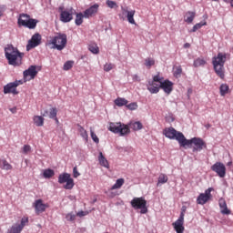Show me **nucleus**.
Listing matches in <instances>:
<instances>
[{
  "instance_id": "nucleus-1",
  "label": "nucleus",
  "mask_w": 233,
  "mask_h": 233,
  "mask_svg": "<svg viewBox=\"0 0 233 233\" xmlns=\"http://www.w3.org/2000/svg\"><path fill=\"white\" fill-rule=\"evenodd\" d=\"M5 54L8 65H11L12 66H21L23 64L25 54L19 52V49L14 47L13 45H7L6 47H5Z\"/></svg>"
},
{
  "instance_id": "nucleus-2",
  "label": "nucleus",
  "mask_w": 233,
  "mask_h": 233,
  "mask_svg": "<svg viewBox=\"0 0 233 233\" xmlns=\"http://www.w3.org/2000/svg\"><path fill=\"white\" fill-rule=\"evenodd\" d=\"M228 57H230L229 54L218 53L212 58L213 68L220 79H225V63H227Z\"/></svg>"
},
{
  "instance_id": "nucleus-3",
  "label": "nucleus",
  "mask_w": 233,
  "mask_h": 233,
  "mask_svg": "<svg viewBox=\"0 0 233 233\" xmlns=\"http://www.w3.org/2000/svg\"><path fill=\"white\" fill-rule=\"evenodd\" d=\"M190 145H195L193 152H201L203 148H207V143L202 138L193 137L188 140L185 137L182 147H190Z\"/></svg>"
},
{
  "instance_id": "nucleus-4",
  "label": "nucleus",
  "mask_w": 233,
  "mask_h": 233,
  "mask_svg": "<svg viewBox=\"0 0 233 233\" xmlns=\"http://www.w3.org/2000/svg\"><path fill=\"white\" fill-rule=\"evenodd\" d=\"M163 134L168 139H176L180 147H183L185 141V135L183 133L177 131L174 127H167L164 129Z\"/></svg>"
},
{
  "instance_id": "nucleus-5",
  "label": "nucleus",
  "mask_w": 233,
  "mask_h": 233,
  "mask_svg": "<svg viewBox=\"0 0 233 233\" xmlns=\"http://www.w3.org/2000/svg\"><path fill=\"white\" fill-rule=\"evenodd\" d=\"M108 130L113 132V134H119L120 136H127V134H130V127L121 122H111L109 124Z\"/></svg>"
},
{
  "instance_id": "nucleus-6",
  "label": "nucleus",
  "mask_w": 233,
  "mask_h": 233,
  "mask_svg": "<svg viewBox=\"0 0 233 233\" xmlns=\"http://www.w3.org/2000/svg\"><path fill=\"white\" fill-rule=\"evenodd\" d=\"M132 208L135 210H140V214H147L148 212V208L147 207V199L144 197L134 198L130 201Z\"/></svg>"
},
{
  "instance_id": "nucleus-7",
  "label": "nucleus",
  "mask_w": 233,
  "mask_h": 233,
  "mask_svg": "<svg viewBox=\"0 0 233 233\" xmlns=\"http://www.w3.org/2000/svg\"><path fill=\"white\" fill-rule=\"evenodd\" d=\"M37 23H39V21L30 18V15L26 14L20 15V17L18 18V25L20 26H25V28H29L30 30H34V28L37 26Z\"/></svg>"
},
{
  "instance_id": "nucleus-8",
  "label": "nucleus",
  "mask_w": 233,
  "mask_h": 233,
  "mask_svg": "<svg viewBox=\"0 0 233 233\" xmlns=\"http://www.w3.org/2000/svg\"><path fill=\"white\" fill-rule=\"evenodd\" d=\"M66 35L58 33L51 40V45H54V48H56V50H63L66 46Z\"/></svg>"
},
{
  "instance_id": "nucleus-9",
  "label": "nucleus",
  "mask_w": 233,
  "mask_h": 233,
  "mask_svg": "<svg viewBox=\"0 0 233 233\" xmlns=\"http://www.w3.org/2000/svg\"><path fill=\"white\" fill-rule=\"evenodd\" d=\"M58 183H60V185L66 183L64 186L66 190H72L74 188V178H71L70 174L68 173L60 174L58 177Z\"/></svg>"
},
{
  "instance_id": "nucleus-10",
  "label": "nucleus",
  "mask_w": 233,
  "mask_h": 233,
  "mask_svg": "<svg viewBox=\"0 0 233 233\" xmlns=\"http://www.w3.org/2000/svg\"><path fill=\"white\" fill-rule=\"evenodd\" d=\"M20 85H23V80H15V82L6 84L4 86V94H13V96H17V94H19L17 86Z\"/></svg>"
},
{
  "instance_id": "nucleus-11",
  "label": "nucleus",
  "mask_w": 233,
  "mask_h": 233,
  "mask_svg": "<svg viewBox=\"0 0 233 233\" xmlns=\"http://www.w3.org/2000/svg\"><path fill=\"white\" fill-rule=\"evenodd\" d=\"M212 190L214 188L209 187L205 190V193H201L197 198L198 205H206V203H208L212 199Z\"/></svg>"
},
{
  "instance_id": "nucleus-12",
  "label": "nucleus",
  "mask_w": 233,
  "mask_h": 233,
  "mask_svg": "<svg viewBox=\"0 0 233 233\" xmlns=\"http://www.w3.org/2000/svg\"><path fill=\"white\" fill-rule=\"evenodd\" d=\"M211 170L215 172L218 177H225V176H227V167L221 162H216L211 167Z\"/></svg>"
},
{
  "instance_id": "nucleus-13",
  "label": "nucleus",
  "mask_w": 233,
  "mask_h": 233,
  "mask_svg": "<svg viewBox=\"0 0 233 233\" xmlns=\"http://www.w3.org/2000/svg\"><path fill=\"white\" fill-rule=\"evenodd\" d=\"M33 207L35 208V212L36 216H39V214H43V212L46 211V208H48V204H45L43 202V199L39 198L35 200L33 203Z\"/></svg>"
},
{
  "instance_id": "nucleus-14",
  "label": "nucleus",
  "mask_w": 233,
  "mask_h": 233,
  "mask_svg": "<svg viewBox=\"0 0 233 233\" xmlns=\"http://www.w3.org/2000/svg\"><path fill=\"white\" fill-rule=\"evenodd\" d=\"M37 66H30L28 69L24 71L25 81H30L31 79H35V76L38 74Z\"/></svg>"
},
{
  "instance_id": "nucleus-15",
  "label": "nucleus",
  "mask_w": 233,
  "mask_h": 233,
  "mask_svg": "<svg viewBox=\"0 0 233 233\" xmlns=\"http://www.w3.org/2000/svg\"><path fill=\"white\" fill-rule=\"evenodd\" d=\"M41 35L39 33H36L32 35L31 39L28 41V44L26 46V50H32V48H35V46H39L41 45Z\"/></svg>"
},
{
  "instance_id": "nucleus-16",
  "label": "nucleus",
  "mask_w": 233,
  "mask_h": 233,
  "mask_svg": "<svg viewBox=\"0 0 233 233\" xmlns=\"http://www.w3.org/2000/svg\"><path fill=\"white\" fill-rule=\"evenodd\" d=\"M27 223H28V218H23L21 219V223L12 226L7 233H21L23 231V228H25Z\"/></svg>"
},
{
  "instance_id": "nucleus-17",
  "label": "nucleus",
  "mask_w": 233,
  "mask_h": 233,
  "mask_svg": "<svg viewBox=\"0 0 233 233\" xmlns=\"http://www.w3.org/2000/svg\"><path fill=\"white\" fill-rule=\"evenodd\" d=\"M74 9L71 8L69 11L68 10H64L60 14V21L62 23H70L74 19Z\"/></svg>"
},
{
  "instance_id": "nucleus-18",
  "label": "nucleus",
  "mask_w": 233,
  "mask_h": 233,
  "mask_svg": "<svg viewBox=\"0 0 233 233\" xmlns=\"http://www.w3.org/2000/svg\"><path fill=\"white\" fill-rule=\"evenodd\" d=\"M218 206L220 208V214H223V216H230V214H232V210L228 208V206L227 205V200H225V198H220L218 199Z\"/></svg>"
},
{
  "instance_id": "nucleus-19",
  "label": "nucleus",
  "mask_w": 233,
  "mask_h": 233,
  "mask_svg": "<svg viewBox=\"0 0 233 233\" xmlns=\"http://www.w3.org/2000/svg\"><path fill=\"white\" fill-rule=\"evenodd\" d=\"M98 10H99V5L97 4H95L84 12V16L86 17V19L93 17V15H96Z\"/></svg>"
},
{
  "instance_id": "nucleus-20",
  "label": "nucleus",
  "mask_w": 233,
  "mask_h": 233,
  "mask_svg": "<svg viewBox=\"0 0 233 233\" xmlns=\"http://www.w3.org/2000/svg\"><path fill=\"white\" fill-rule=\"evenodd\" d=\"M159 88H161V84L155 82L154 80L149 81L147 84V90L150 94H157V92H159Z\"/></svg>"
},
{
  "instance_id": "nucleus-21",
  "label": "nucleus",
  "mask_w": 233,
  "mask_h": 233,
  "mask_svg": "<svg viewBox=\"0 0 233 233\" xmlns=\"http://www.w3.org/2000/svg\"><path fill=\"white\" fill-rule=\"evenodd\" d=\"M185 219L178 218L176 222L173 223V227L177 233H183L185 232Z\"/></svg>"
},
{
  "instance_id": "nucleus-22",
  "label": "nucleus",
  "mask_w": 233,
  "mask_h": 233,
  "mask_svg": "<svg viewBox=\"0 0 233 233\" xmlns=\"http://www.w3.org/2000/svg\"><path fill=\"white\" fill-rule=\"evenodd\" d=\"M185 219L178 218L176 222L173 223V227L177 233H183L185 232Z\"/></svg>"
},
{
  "instance_id": "nucleus-23",
  "label": "nucleus",
  "mask_w": 233,
  "mask_h": 233,
  "mask_svg": "<svg viewBox=\"0 0 233 233\" xmlns=\"http://www.w3.org/2000/svg\"><path fill=\"white\" fill-rule=\"evenodd\" d=\"M174 84L169 80H165L160 84V88L164 90L166 94H170L173 90Z\"/></svg>"
},
{
  "instance_id": "nucleus-24",
  "label": "nucleus",
  "mask_w": 233,
  "mask_h": 233,
  "mask_svg": "<svg viewBox=\"0 0 233 233\" xmlns=\"http://www.w3.org/2000/svg\"><path fill=\"white\" fill-rule=\"evenodd\" d=\"M98 161L101 167H105V168H110V164H108V160L103 156V152L99 153Z\"/></svg>"
},
{
  "instance_id": "nucleus-25",
  "label": "nucleus",
  "mask_w": 233,
  "mask_h": 233,
  "mask_svg": "<svg viewBox=\"0 0 233 233\" xmlns=\"http://www.w3.org/2000/svg\"><path fill=\"white\" fill-rule=\"evenodd\" d=\"M229 91H230V87L228 86V85L227 84L220 85L219 92L222 97H225V96H227V94H228Z\"/></svg>"
},
{
  "instance_id": "nucleus-26",
  "label": "nucleus",
  "mask_w": 233,
  "mask_h": 233,
  "mask_svg": "<svg viewBox=\"0 0 233 233\" xmlns=\"http://www.w3.org/2000/svg\"><path fill=\"white\" fill-rule=\"evenodd\" d=\"M33 121L36 127H43L45 125V118L42 116H35Z\"/></svg>"
},
{
  "instance_id": "nucleus-27",
  "label": "nucleus",
  "mask_w": 233,
  "mask_h": 233,
  "mask_svg": "<svg viewBox=\"0 0 233 233\" xmlns=\"http://www.w3.org/2000/svg\"><path fill=\"white\" fill-rule=\"evenodd\" d=\"M205 65H207V60L202 57L195 59L193 63V66H195V68H198L199 66H205Z\"/></svg>"
},
{
  "instance_id": "nucleus-28",
  "label": "nucleus",
  "mask_w": 233,
  "mask_h": 233,
  "mask_svg": "<svg viewBox=\"0 0 233 233\" xmlns=\"http://www.w3.org/2000/svg\"><path fill=\"white\" fill-rule=\"evenodd\" d=\"M77 127L81 137H83V139H85L86 141H88V132H86L85 127H83L81 125L78 124Z\"/></svg>"
},
{
  "instance_id": "nucleus-29",
  "label": "nucleus",
  "mask_w": 233,
  "mask_h": 233,
  "mask_svg": "<svg viewBox=\"0 0 233 233\" xmlns=\"http://www.w3.org/2000/svg\"><path fill=\"white\" fill-rule=\"evenodd\" d=\"M134 15H136V10H131L127 12V18L128 23H130V25H136V20L134 19Z\"/></svg>"
},
{
  "instance_id": "nucleus-30",
  "label": "nucleus",
  "mask_w": 233,
  "mask_h": 233,
  "mask_svg": "<svg viewBox=\"0 0 233 233\" xmlns=\"http://www.w3.org/2000/svg\"><path fill=\"white\" fill-rule=\"evenodd\" d=\"M185 17L186 23H192L196 17V12L188 11L187 13H186Z\"/></svg>"
},
{
  "instance_id": "nucleus-31",
  "label": "nucleus",
  "mask_w": 233,
  "mask_h": 233,
  "mask_svg": "<svg viewBox=\"0 0 233 233\" xmlns=\"http://www.w3.org/2000/svg\"><path fill=\"white\" fill-rule=\"evenodd\" d=\"M115 105H116V106H127L128 105V100L126 98L117 97L115 100Z\"/></svg>"
},
{
  "instance_id": "nucleus-32",
  "label": "nucleus",
  "mask_w": 233,
  "mask_h": 233,
  "mask_svg": "<svg viewBox=\"0 0 233 233\" xmlns=\"http://www.w3.org/2000/svg\"><path fill=\"white\" fill-rule=\"evenodd\" d=\"M123 185H125V178H118L112 186L111 190H117V188H121Z\"/></svg>"
},
{
  "instance_id": "nucleus-33",
  "label": "nucleus",
  "mask_w": 233,
  "mask_h": 233,
  "mask_svg": "<svg viewBox=\"0 0 233 233\" xmlns=\"http://www.w3.org/2000/svg\"><path fill=\"white\" fill-rule=\"evenodd\" d=\"M167 181H168V177L161 173L158 177L157 187H159V185H165V183H167Z\"/></svg>"
},
{
  "instance_id": "nucleus-34",
  "label": "nucleus",
  "mask_w": 233,
  "mask_h": 233,
  "mask_svg": "<svg viewBox=\"0 0 233 233\" xmlns=\"http://www.w3.org/2000/svg\"><path fill=\"white\" fill-rule=\"evenodd\" d=\"M84 17H85V15H83V13L76 14V20H75L76 26H81V25H83Z\"/></svg>"
},
{
  "instance_id": "nucleus-35",
  "label": "nucleus",
  "mask_w": 233,
  "mask_h": 233,
  "mask_svg": "<svg viewBox=\"0 0 233 233\" xmlns=\"http://www.w3.org/2000/svg\"><path fill=\"white\" fill-rule=\"evenodd\" d=\"M130 127L135 131L141 130L143 128V124L139 121L133 122L130 124Z\"/></svg>"
},
{
  "instance_id": "nucleus-36",
  "label": "nucleus",
  "mask_w": 233,
  "mask_h": 233,
  "mask_svg": "<svg viewBox=\"0 0 233 233\" xmlns=\"http://www.w3.org/2000/svg\"><path fill=\"white\" fill-rule=\"evenodd\" d=\"M55 174L53 169L48 168L44 170L43 176L46 179H50V177H54Z\"/></svg>"
},
{
  "instance_id": "nucleus-37",
  "label": "nucleus",
  "mask_w": 233,
  "mask_h": 233,
  "mask_svg": "<svg viewBox=\"0 0 233 233\" xmlns=\"http://www.w3.org/2000/svg\"><path fill=\"white\" fill-rule=\"evenodd\" d=\"M88 50H90L92 54H99V47L96 44H90Z\"/></svg>"
},
{
  "instance_id": "nucleus-38",
  "label": "nucleus",
  "mask_w": 233,
  "mask_h": 233,
  "mask_svg": "<svg viewBox=\"0 0 233 233\" xmlns=\"http://www.w3.org/2000/svg\"><path fill=\"white\" fill-rule=\"evenodd\" d=\"M154 65H156V61L154 60V58H146L145 60V66L147 68H150L151 66H154Z\"/></svg>"
},
{
  "instance_id": "nucleus-39",
  "label": "nucleus",
  "mask_w": 233,
  "mask_h": 233,
  "mask_svg": "<svg viewBox=\"0 0 233 233\" xmlns=\"http://www.w3.org/2000/svg\"><path fill=\"white\" fill-rule=\"evenodd\" d=\"M207 22H200L198 24H196L193 28L191 29V32H198L201 27L206 26Z\"/></svg>"
},
{
  "instance_id": "nucleus-40",
  "label": "nucleus",
  "mask_w": 233,
  "mask_h": 233,
  "mask_svg": "<svg viewBox=\"0 0 233 233\" xmlns=\"http://www.w3.org/2000/svg\"><path fill=\"white\" fill-rule=\"evenodd\" d=\"M2 168L3 170H12V165L6 160H2Z\"/></svg>"
},
{
  "instance_id": "nucleus-41",
  "label": "nucleus",
  "mask_w": 233,
  "mask_h": 233,
  "mask_svg": "<svg viewBox=\"0 0 233 233\" xmlns=\"http://www.w3.org/2000/svg\"><path fill=\"white\" fill-rule=\"evenodd\" d=\"M57 116V108L53 107L49 109V117L50 119H54Z\"/></svg>"
},
{
  "instance_id": "nucleus-42",
  "label": "nucleus",
  "mask_w": 233,
  "mask_h": 233,
  "mask_svg": "<svg viewBox=\"0 0 233 233\" xmlns=\"http://www.w3.org/2000/svg\"><path fill=\"white\" fill-rule=\"evenodd\" d=\"M114 68H116V66L112 63H106L104 66V71L105 72H110V70H114Z\"/></svg>"
},
{
  "instance_id": "nucleus-43",
  "label": "nucleus",
  "mask_w": 233,
  "mask_h": 233,
  "mask_svg": "<svg viewBox=\"0 0 233 233\" xmlns=\"http://www.w3.org/2000/svg\"><path fill=\"white\" fill-rule=\"evenodd\" d=\"M90 134H91V139H93V141L96 143V145L99 144V137H97V135H96L92 127H90Z\"/></svg>"
},
{
  "instance_id": "nucleus-44",
  "label": "nucleus",
  "mask_w": 233,
  "mask_h": 233,
  "mask_svg": "<svg viewBox=\"0 0 233 233\" xmlns=\"http://www.w3.org/2000/svg\"><path fill=\"white\" fill-rule=\"evenodd\" d=\"M74 66V61H67L64 64L63 70H70Z\"/></svg>"
},
{
  "instance_id": "nucleus-45",
  "label": "nucleus",
  "mask_w": 233,
  "mask_h": 233,
  "mask_svg": "<svg viewBox=\"0 0 233 233\" xmlns=\"http://www.w3.org/2000/svg\"><path fill=\"white\" fill-rule=\"evenodd\" d=\"M106 5L108 6V8H118L117 3L112 0H107Z\"/></svg>"
},
{
  "instance_id": "nucleus-46",
  "label": "nucleus",
  "mask_w": 233,
  "mask_h": 233,
  "mask_svg": "<svg viewBox=\"0 0 233 233\" xmlns=\"http://www.w3.org/2000/svg\"><path fill=\"white\" fill-rule=\"evenodd\" d=\"M126 106H127V108H128V110H137V103H136V102H133V103H131V104H127L126 105Z\"/></svg>"
},
{
  "instance_id": "nucleus-47",
  "label": "nucleus",
  "mask_w": 233,
  "mask_h": 233,
  "mask_svg": "<svg viewBox=\"0 0 233 233\" xmlns=\"http://www.w3.org/2000/svg\"><path fill=\"white\" fill-rule=\"evenodd\" d=\"M66 219L67 221H76V214L68 213L67 215H66Z\"/></svg>"
},
{
  "instance_id": "nucleus-48",
  "label": "nucleus",
  "mask_w": 233,
  "mask_h": 233,
  "mask_svg": "<svg viewBox=\"0 0 233 233\" xmlns=\"http://www.w3.org/2000/svg\"><path fill=\"white\" fill-rule=\"evenodd\" d=\"M153 81H155V83H159L161 85V83H163V77H161V76L159 75H156L155 76H153Z\"/></svg>"
},
{
  "instance_id": "nucleus-49",
  "label": "nucleus",
  "mask_w": 233,
  "mask_h": 233,
  "mask_svg": "<svg viewBox=\"0 0 233 233\" xmlns=\"http://www.w3.org/2000/svg\"><path fill=\"white\" fill-rule=\"evenodd\" d=\"M187 212V206H183L181 208V212H180V216H179V219H185V214Z\"/></svg>"
},
{
  "instance_id": "nucleus-50",
  "label": "nucleus",
  "mask_w": 233,
  "mask_h": 233,
  "mask_svg": "<svg viewBox=\"0 0 233 233\" xmlns=\"http://www.w3.org/2000/svg\"><path fill=\"white\" fill-rule=\"evenodd\" d=\"M182 72H183V69L181 68V66H177L174 72V76L176 77H179V76H181Z\"/></svg>"
},
{
  "instance_id": "nucleus-51",
  "label": "nucleus",
  "mask_w": 233,
  "mask_h": 233,
  "mask_svg": "<svg viewBox=\"0 0 233 233\" xmlns=\"http://www.w3.org/2000/svg\"><path fill=\"white\" fill-rule=\"evenodd\" d=\"M79 176H81V174L77 171V167H75L73 168V177H79Z\"/></svg>"
},
{
  "instance_id": "nucleus-52",
  "label": "nucleus",
  "mask_w": 233,
  "mask_h": 233,
  "mask_svg": "<svg viewBox=\"0 0 233 233\" xmlns=\"http://www.w3.org/2000/svg\"><path fill=\"white\" fill-rule=\"evenodd\" d=\"M23 150H24V154H28V152L32 150V147L28 145H25Z\"/></svg>"
},
{
  "instance_id": "nucleus-53",
  "label": "nucleus",
  "mask_w": 233,
  "mask_h": 233,
  "mask_svg": "<svg viewBox=\"0 0 233 233\" xmlns=\"http://www.w3.org/2000/svg\"><path fill=\"white\" fill-rule=\"evenodd\" d=\"M6 12V5H0V17Z\"/></svg>"
},
{
  "instance_id": "nucleus-54",
  "label": "nucleus",
  "mask_w": 233,
  "mask_h": 233,
  "mask_svg": "<svg viewBox=\"0 0 233 233\" xmlns=\"http://www.w3.org/2000/svg\"><path fill=\"white\" fill-rule=\"evenodd\" d=\"M121 10H122V15H128V10H127V8L125 7H121Z\"/></svg>"
},
{
  "instance_id": "nucleus-55",
  "label": "nucleus",
  "mask_w": 233,
  "mask_h": 233,
  "mask_svg": "<svg viewBox=\"0 0 233 233\" xmlns=\"http://www.w3.org/2000/svg\"><path fill=\"white\" fill-rule=\"evenodd\" d=\"M42 116H44V117H46V116H50V113H48V110H45L44 111V113H42Z\"/></svg>"
},
{
  "instance_id": "nucleus-56",
  "label": "nucleus",
  "mask_w": 233,
  "mask_h": 233,
  "mask_svg": "<svg viewBox=\"0 0 233 233\" xmlns=\"http://www.w3.org/2000/svg\"><path fill=\"white\" fill-rule=\"evenodd\" d=\"M76 216H78L79 218H83V216H85V211L78 212Z\"/></svg>"
},
{
  "instance_id": "nucleus-57",
  "label": "nucleus",
  "mask_w": 233,
  "mask_h": 233,
  "mask_svg": "<svg viewBox=\"0 0 233 233\" xmlns=\"http://www.w3.org/2000/svg\"><path fill=\"white\" fill-rule=\"evenodd\" d=\"M9 110H10V112H12V114H16V112H17L16 107L10 108Z\"/></svg>"
},
{
  "instance_id": "nucleus-58",
  "label": "nucleus",
  "mask_w": 233,
  "mask_h": 233,
  "mask_svg": "<svg viewBox=\"0 0 233 233\" xmlns=\"http://www.w3.org/2000/svg\"><path fill=\"white\" fill-rule=\"evenodd\" d=\"M184 48H190V44L186 43V44L184 45Z\"/></svg>"
},
{
  "instance_id": "nucleus-59",
  "label": "nucleus",
  "mask_w": 233,
  "mask_h": 233,
  "mask_svg": "<svg viewBox=\"0 0 233 233\" xmlns=\"http://www.w3.org/2000/svg\"><path fill=\"white\" fill-rule=\"evenodd\" d=\"M228 167H232V161L228 162Z\"/></svg>"
},
{
  "instance_id": "nucleus-60",
  "label": "nucleus",
  "mask_w": 233,
  "mask_h": 233,
  "mask_svg": "<svg viewBox=\"0 0 233 233\" xmlns=\"http://www.w3.org/2000/svg\"><path fill=\"white\" fill-rule=\"evenodd\" d=\"M55 119V121H56V123H59V119H57V116H56V118H53Z\"/></svg>"
},
{
  "instance_id": "nucleus-61",
  "label": "nucleus",
  "mask_w": 233,
  "mask_h": 233,
  "mask_svg": "<svg viewBox=\"0 0 233 233\" xmlns=\"http://www.w3.org/2000/svg\"><path fill=\"white\" fill-rule=\"evenodd\" d=\"M223 1H224V3H229L230 4L231 0H223Z\"/></svg>"
},
{
  "instance_id": "nucleus-62",
  "label": "nucleus",
  "mask_w": 233,
  "mask_h": 233,
  "mask_svg": "<svg viewBox=\"0 0 233 233\" xmlns=\"http://www.w3.org/2000/svg\"><path fill=\"white\" fill-rule=\"evenodd\" d=\"M230 6L233 8V0L230 1Z\"/></svg>"
},
{
  "instance_id": "nucleus-63",
  "label": "nucleus",
  "mask_w": 233,
  "mask_h": 233,
  "mask_svg": "<svg viewBox=\"0 0 233 233\" xmlns=\"http://www.w3.org/2000/svg\"><path fill=\"white\" fill-rule=\"evenodd\" d=\"M212 1H216V2H218V1H219V0H212Z\"/></svg>"
},
{
  "instance_id": "nucleus-64",
  "label": "nucleus",
  "mask_w": 233,
  "mask_h": 233,
  "mask_svg": "<svg viewBox=\"0 0 233 233\" xmlns=\"http://www.w3.org/2000/svg\"><path fill=\"white\" fill-rule=\"evenodd\" d=\"M26 18H23V21H25Z\"/></svg>"
}]
</instances>
